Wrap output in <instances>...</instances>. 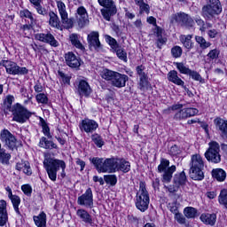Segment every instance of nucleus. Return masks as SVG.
<instances>
[{"label": "nucleus", "instance_id": "56", "mask_svg": "<svg viewBox=\"0 0 227 227\" xmlns=\"http://www.w3.org/2000/svg\"><path fill=\"white\" fill-rule=\"evenodd\" d=\"M21 191H23L26 196H31V194L33 193V188L29 184H23L21 186Z\"/></svg>", "mask_w": 227, "mask_h": 227}, {"label": "nucleus", "instance_id": "51", "mask_svg": "<svg viewBox=\"0 0 227 227\" xmlns=\"http://www.w3.org/2000/svg\"><path fill=\"white\" fill-rule=\"evenodd\" d=\"M193 81H198L199 82H204L203 78L201 77V74L196 71L191 70L190 73L188 74Z\"/></svg>", "mask_w": 227, "mask_h": 227}, {"label": "nucleus", "instance_id": "23", "mask_svg": "<svg viewBox=\"0 0 227 227\" xmlns=\"http://www.w3.org/2000/svg\"><path fill=\"white\" fill-rule=\"evenodd\" d=\"M214 124L215 125L217 130L220 131V134L227 137V121L223 118L217 117L214 120Z\"/></svg>", "mask_w": 227, "mask_h": 227}, {"label": "nucleus", "instance_id": "58", "mask_svg": "<svg viewBox=\"0 0 227 227\" xmlns=\"http://www.w3.org/2000/svg\"><path fill=\"white\" fill-rule=\"evenodd\" d=\"M186 115L188 118H191V116H196L200 111L197 108H185Z\"/></svg>", "mask_w": 227, "mask_h": 227}, {"label": "nucleus", "instance_id": "24", "mask_svg": "<svg viewBox=\"0 0 227 227\" xmlns=\"http://www.w3.org/2000/svg\"><path fill=\"white\" fill-rule=\"evenodd\" d=\"M76 215L82 221V223H85L86 224H93V218L91 217V215L86 211V209H78L76 211Z\"/></svg>", "mask_w": 227, "mask_h": 227}, {"label": "nucleus", "instance_id": "54", "mask_svg": "<svg viewBox=\"0 0 227 227\" xmlns=\"http://www.w3.org/2000/svg\"><path fill=\"white\" fill-rule=\"evenodd\" d=\"M58 75L60 77V79L64 84H70V78L68 77V75L65 74V73H63V71L59 70Z\"/></svg>", "mask_w": 227, "mask_h": 227}, {"label": "nucleus", "instance_id": "64", "mask_svg": "<svg viewBox=\"0 0 227 227\" xmlns=\"http://www.w3.org/2000/svg\"><path fill=\"white\" fill-rule=\"evenodd\" d=\"M166 189H168V192H170L171 194L175 193V192H178V189L180 188V186H178L177 184L174 185H169V186H165Z\"/></svg>", "mask_w": 227, "mask_h": 227}, {"label": "nucleus", "instance_id": "8", "mask_svg": "<svg viewBox=\"0 0 227 227\" xmlns=\"http://www.w3.org/2000/svg\"><path fill=\"white\" fill-rule=\"evenodd\" d=\"M99 6H103L101 9V15L107 20V22L111 21V17L116 15L118 9H116V4H114V0H98Z\"/></svg>", "mask_w": 227, "mask_h": 227}, {"label": "nucleus", "instance_id": "45", "mask_svg": "<svg viewBox=\"0 0 227 227\" xmlns=\"http://www.w3.org/2000/svg\"><path fill=\"white\" fill-rule=\"evenodd\" d=\"M77 13L82 19L83 24H86V21L88 20V12L86 11V8L84 6H81L77 9Z\"/></svg>", "mask_w": 227, "mask_h": 227}, {"label": "nucleus", "instance_id": "33", "mask_svg": "<svg viewBox=\"0 0 227 227\" xmlns=\"http://www.w3.org/2000/svg\"><path fill=\"white\" fill-rule=\"evenodd\" d=\"M212 176L218 182L226 180V172L223 168H215L212 170Z\"/></svg>", "mask_w": 227, "mask_h": 227}, {"label": "nucleus", "instance_id": "38", "mask_svg": "<svg viewBox=\"0 0 227 227\" xmlns=\"http://www.w3.org/2000/svg\"><path fill=\"white\" fill-rule=\"evenodd\" d=\"M218 202L227 209V189H223L218 196Z\"/></svg>", "mask_w": 227, "mask_h": 227}, {"label": "nucleus", "instance_id": "4", "mask_svg": "<svg viewBox=\"0 0 227 227\" xmlns=\"http://www.w3.org/2000/svg\"><path fill=\"white\" fill-rule=\"evenodd\" d=\"M205 162L201 155L192 154L190 162V177L192 180H203L205 178V174H203Z\"/></svg>", "mask_w": 227, "mask_h": 227}, {"label": "nucleus", "instance_id": "36", "mask_svg": "<svg viewBox=\"0 0 227 227\" xmlns=\"http://www.w3.org/2000/svg\"><path fill=\"white\" fill-rule=\"evenodd\" d=\"M40 125L43 129L44 136H47L48 139H52V135H51V129L47 125V122L43 118L40 117Z\"/></svg>", "mask_w": 227, "mask_h": 227}, {"label": "nucleus", "instance_id": "41", "mask_svg": "<svg viewBox=\"0 0 227 227\" xmlns=\"http://www.w3.org/2000/svg\"><path fill=\"white\" fill-rule=\"evenodd\" d=\"M195 41L199 43L200 49H208V47L212 45V43H210V42H207L203 36L196 35Z\"/></svg>", "mask_w": 227, "mask_h": 227}, {"label": "nucleus", "instance_id": "47", "mask_svg": "<svg viewBox=\"0 0 227 227\" xmlns=\"http://www.w3.org/2000/svg\"><path fill=\"white\" fill-rule=\"evenodd\" d=\"M35 100L38 104H49V98L45 93H39L35 96Z\"/></svg>", "mask_w": 227, "mask_h": 227}, {"label": "nucleus", "instance_id": "9", "mask_svg": "<svg viewBox=\"0 0 227 227\" xmlns=\"http://www.w3.org/2000/svg\"><path fill=\"white\" fill-rule=\"evenodd\" d=\"M0 67H4L10 75H27V74H29L27 68L20 67V66L12 60H1Z\"/></svg>", "mask_w": 227, "mask_h": 227}, {"label": "nucleus", "instance_id": "43", "mask_svg": "<svg viewBox=\"0 0 227 227\" xmlns=\"http://www.w3.org/2000/svg\"><path fill=\"white\" fill-rule=\"evenodd\" d=\"M11 201L13 205V208L16 214H18L19 215H22V214H20V210L19 209V206L20 205V197L14 195L12 199H11Z\"/></svg>", "mask_w": 227, "mask_h": 227}, {"label": "nucleus", "instance_id": "7", "mask_svg": "<svg viewBox=\"0 0 227 227\" xmlns=\"http://www.w3.org/2000/svg\"><path fill=\"white\" fill-rule=\"evenodd\" d=\"M11 113L12 114V121L18 123H26L31 118V112L20 103L12 106V111Z\"/></svg>", "mask_w": 227, "mask_h": 227}, {"label": "nucleus", "instance_id": "1", "mask_svg": "<svg viewBox=\"0 0 227 227\" xmlns=\"http://www.w3.org/2000/svg\"><path fill=\"white\" fill-rule=\"evenodd\" d=\"M43 168L51 182H56L59 168H61L62 169V178H65V176H67V174L65 173V169L67 168V163H65L63 160H58L46 156L43 160Z\"/></svg>", "mask_w": 227, "mask_h": 227}, {"label": "nucleus", "instance_id": "61", "mask_svg": "<svg viewBox=\"0 0 227 227\" xmlns=\"http://www.w3.org/2000/svg\"><path fill=\"white\" fill-rule=\"evenodd\" d=\"M166 42H168L166 37H158L156 41L158 49H162V45H165Z\"/></svg>", "mask_w": 227, "mask_h": 227}, {"label": "nucleus", "instance_id": "21", "mask_svg": "<svg viewBox=\"0 0 227 227\" xmlns=\"http://www.w3.org/2000/svg\"><path fill=\"white\" fill-rule=\"evenodd\" d=\"M6 200H0V226H6L8 223V210Z\"/></svg>", "mask_w": 227, "mask_h": 227}, {"label": "nucleus", "instance_id": "32", "mask_svg": "<svg viewBox=\"0 0 227 227\" xmlns=\"http://www.w3.org/2000/svg\"><path fill=\"white\" fill-rule=\"evenodd\" d=\"M187 182V176H185V172L182 171L181 173H177L174 176V184L175 185H185Z\"/></svg>", "mask_w": 227, "mask_h": 227}, {"label": "nucleus", "instance_id": "39", "mask_svg": "<svg viewBox=\"0 0 227 227\" xmlns=\"http://www.w3.org/2000/svg\"><path fill=\"white\" fill-rule=\"evenodd\" d=\"M184 214L185 217H187V219H194V217H196V215L198 214V210H196V208L194 207H188L184 208Z\"/></svg>", "mask_w": 227, "mask_h": 227}, {"label": "nucleus", "instance_id": "18", "mask_svg": "<svg viewBox=\"0 0 227 227\" xmlns=\"http://www.w3.org/2000/svg\"><path fill=\"white\" fill-rule=\"evenodd\" d=\"M57 8L59 10V13L61 17V22L67 27H72L73 22L70 19H68V12H67V5L65 3L61 1L57 2Z\"/></svg>", "mask_w": 227, "mask_h": 227}, {"label": "nucleus", "instance_id": "27", "mask_svg": "<svg viewBox=\"0 0 227 227\" xmlns=\"http://www.w3.org/2000/svg\"><path fill=\"white\" fill-rule=\"evenodd\" d=\"M34 223L37 227H45L47 226V215L45 212H42L38 215L33 216Z\"/></svg>", "mask_w": 227, "mask_h": 227}, {"label": "nucleus", "instance_id": "57", "mask_svg": "<svg viewBox=\"0 0 227 227\" xmlns=\"http://www.w3.org/2000/svg\"><path fill=\"white\" fill-rule=\"evenodd\" d=\"M174 219L178 223V224H185L186 223L185 216L181 213L175 215Z\"/></svg>", "mask_w": 227, "mask_h": 227}, {"label": "nucleus", "instance_id": "15", "mask_svg": "<svg viewBox=\"0 0 227 227\" xmlns=\"http://www.w3.org/2000/svg\"><path fill=\"white\" fill-rule=\"evenodd\" d=\"M77 203L81 207L93 208V191H91V188H88L83 194L78 197Z\"/></svg>", "mask_w": 227, "mask_h": 227}, {"label": "nucleus", "instance_id": "60", "mask_svg": "<svg viewBox=\"0 0 227 227\" xmlns=\"http://www.w3.org/2000/svg\"><path fill=\"white\" fill-rule=\"evenodd\" d=\"M170 155L176 156L180 154V148L177 145H172L169 150Z\"/></svg>", "mask_w": 227, "mask_h": 227}, {"label": "nucleus", "instance_id": "2", "mask_svg": "<svg viewBox=\"0 0 227 227\" xmlns=\"http://www.w3.org/2000/svg\"><path fill=\"white\" fill-rule=\"evenodd\" d=\"M100 77H102L107 82H110L114 88H125L127 86V82L129 81V76L121 73L113 71L108 68H105L100 71Z\"/></svg>", "mask_w": 227, "mask_h": 227}, {"label": "nucleus", "instance_id": "10", "mask_svg": "<svg viewBox=\"0 0 227 227\" xmlns=\"http://www.w3.org/2000/svg\"><path fill=\"white\" fill-rule=\"evenodd\" d=\"M221 146L217 142H210L209 148L205 153V157L208 162H213L214 164H219L221 161Z\"/></svg>", "mask_w": 227, "mask_h": 227}, {"label": "nucleus", "instance_id": "50", "mask_svg": "<svg viewBox=\"0 0 227 227\" xmlns=\"http://www.w3.org/2000/svg\"><path fill=\"white\" fill-rule=\"evenodd\" d=\"M188 118L185 108L181 109L174 115V120H186Z\"/></svg>", "mask_w": 227, "mask_h": 227}, {"label": "nucleus", "instance_id": "59", "mask_svg": "<svg viewBox=\"0 0 227 227\" xmlns=\"http://www.w3.org/2000/svg\"><path fill=\"white\" fill-rule=\"evenodd\" d=\"M136 70L139 77H145L146 75V73H145V67L143 65L137 66Z\"/></svg>", "mask_w": 227, "mask_h": 227}, {"label": "nucleus", "instance_id": "17", "mask_svg": "<svg viewBox=\"0 0 227 227\" xmlns=\"http://www.w3.org/2000/svg\"><path fill=\"white\" fill-rule=\"evenodd\" d=\"M79 128L82 132L93 134L98 129V123L95 120L84 119L81 121Z\"/></svg>", "mask_w": 227, "mask_h": 227}, {"label": "nucleus", "instance_id": "49", "mask_svg": "<svg viewBox=\"0 0 227 227\" xmlns=\"http://www.w3.org/2000/svg\"><path fill=\"white\" fill-rule=\"evenodd\" d=\"M20 32L23 33L25 38H29L31 36V25L21 26Z\"/></svg>", "mask_w": 227, "mask_h": 227}, {"label": "nucleus", "instance_id": "25", "mask_svg": "<svg viewBox=\"0 0 227 227\" xmlns=\"http://www.w3.org/2000/svg\"><path fill=\"white\" fill-rule=\"evenodd\" d=\"M15 101V97L12 95H7L4 99L3 107L4 114L12 113L13 111V102Z\"/></svg>", "mask_w": 227, "mask_h": 227}, {"label": "nucleus", "instance_id": "22", "mask_svg": "<svg viewBox=\"0 0 227 227\" xmlns=\"http://www.w3.org/2000/svg\"><path fill=\"white\" fill-rule=\"evenodd\" d=\"M168 79L170 82H173L177 86H182V88L187 90V87H185V82L180 79V77H178V72L176 70H172L168 74Z\"/></svg>", "mask_w": 227, "mask_h": 227}, {"label": "nucleus", "instance_id": "53", "mask_svg": "<svg viewBox=\"0 0 227 227\" xmlns=\"http://www.w3.org/2000/svg\"><path fill=\"white\" fill-rule=\"evenodd\" d=\"M219 54H221V51L217 49H214L207 53V58H209V59H217V58H219Z\"/></svg>", "mask_w": 227, "mask_h": 227}, {"label": "nucleus", "instance_id": "19", "mask_svg": "<svg viewBox=\"0 0 227 227\" xmlns=\"http://www.w3.org/2000/svg\"><path fill=\"white\" fill-rule=\"evenodd\" d=\"M78 95L82 98V97H85V98H88L90 95L92 93L91 87L90 86V83L84 80H81L78 84Z\"/></svg>", "mask_w": 227, "mask_h": 227}, {"label": "nucleus", "instance_id": "30", "mask_svg": "<svg viewBox=\"0 0 227 227\" xmlns=\"http://www.w3.org/2000/svg\"><path fill=\"white\" fill-rule=\"evenodd\" d=\"M116 171H121V173H129V171H130V162L123 159H117Z\"/></svg>", "mask_w": 227, "mask_h": 227}, {"label": "nucleus", "instance_id": "28", "mask_svg": "<svg viewBox=\"0 0 227 227\" xmlns=\"http://www.w3.org/2000/svg\"><path fill=\"white\" fill-rule=\"evenodd\" d=\"M216 219L217 215L215 214H202L200 215V221H202L204 224H209V226H214V224H215Z\"/></svg>", "mask_w": 227, "mask_h": 227}, {"label": "nucleus", "instance_id": "62", "mask_svg": "<svg viewBox=\"0 0 227 227\" xmlns=\"http://www.w3.org/2000/svg\"><path fill=\"white\" fill-rule=\"evenodd\" d=\"M168 208L170 212L175 215H176V214H180V212L178 211V207L176 203L169 204Z\"/></svg>", "mask_w": 227, "mask_h": 227}, {"label": "nucleus", "instance_id": "11", "mask_svg": "<svg viewBox=\"0 0 227 227\" xmlns=\"http://www.w3.org/2000/svg\"><path fill=\"white\" fill-rule=\"evenodd\" d=\"M223 6L221 4H206L202 7L201 15L206 20L215 19L216 15H221Z\"/></svg>", "mask_w": 227, "mask_h": 227}, {"label": "nucleus", "instance_id": "3", "mask_svg": "<svg viewBox=\"0 0 227 227\" xmlns=\"http://www.w3.org/2000/svg\"><path fill=\"white\" fill-rule=\"evenodd\" d=\"M98 173H116L118 158H98L90 159Z\"/></svg>", "mask_w": 227, "mask_h": 227}, {"label": "nucleus", "instance_id": "55", "mask_svg": "<svg viewBox=\"0 0 227 227\" xmlns=\"http://www.w3.org/2000/svg\"><path fill=\"white\" fill-rule=\"evenodd\" d=\"M140 90H143L148 86V75L139 77Z\"/></svg>", "mask_w": 227, "mask_h": 227}, {"label": "nucleus", "instance_id": "6", "mask_svg": "<svg viewBox=\"0 0 227 227\" xmlns=\"http://www.w3.org/2000/svg\"><path fill=\"white\" fill-rule=\"evenodd\" d=\"M175 171H176V166L172 165L169 167V160L160 159V163L158 166V173H162L161 182L163 184H169L173 180V173Z\"/></svg>", "mask_w": 227, "mask_h": 227}, {"label": "nucleus", "instance_id": "5", "mask_svg": "<svg viewBox=\"0 0 227 227\" xmlns=\"http://www.w3.org/2000/svg\"><path fill=\"white\" fill-rule=\"evenodd\" d=\"M135 205L140 212H146L150 206V194L146 190V184L143 182L139 183V190L137 192Z\"/></svg>", "mask_w": 227, "mask_h": 227}, {"label": "nucleus", "instance_id": "40", "mask_svg": "<svg viewBox=\"0 0 227 227\" xmlns=\"http://www.w3.org/2000/svg\"><path fill=\"white\" fill-rule=\"evenodd\" d=\"M104 180L106 184H108L112 187H114V185L118 184V177L116 176V175H106L104 176Z\"/></svg>", "mask_w": 227, "mask_h": 227}, {"label": "nucleus", "instance_id": "42", "mask_svg": "<svg viewBox=\"0 0 227 227\" xmlns=\"http://www.w3.org/2000/svg\"><path fill=\"white\" fill-rule=\"evenodd\" d=\"M10 159H12V154L6 153V149H2L0 151V162H2V164H8Z\"/></svg>", "mask_w": 227, "mask_h": 227}, {"label": "nucleus", "instance_id": "26", "mask_svg": "<svg viewBox=\"0 0 227 227\" xmlns=\"http://www.w3.org/2000/svg\"><path fill=\"white\" fill-rule=\"evenodd\" d=\"M48 15L50 17L49 25L51 27H55V29H61V21L59 20V17H58V14L51 11Z\"/></svg>", "mask_w": 227, "mask_h": 227}, {"label": "nucleus", "instance_id": "29", "mask_svg": "<svg viewBox=\"0 0 227 227\" xmlns=\"http://www.w3.org/2000/svg\"><path fill=\"white\" fill-rule=\"evenodd\" d=\"M39 146L40 148H44L45 150L58 149V145L54 142L48 140L45 137H41Z\"/></svg>", "mask_w": 227, "mask_h": 227}, {"label": "nucleus", "instance_id": "13", "mask_svg": "<svg viewBox=\"0 0 227 227\" xmlns=\"http://www.w3.org/2000/svg\"><path fill=\"white\" fill-rule=\"evenodd\" d=\"M99 37L100 34H98V31H92L88 35L87 42L90 51H97V52H100V51H102L103 46L100 43Z\"/></svg>", "mask_w": 227, "mask_h": 227}, {"label": "nucleus", "instance_id": "46", "mask_svg": "<svg viewBox=\"0 0 227 227\" xmlns=\"http://www.w3.org/2000/svg\"><path fill=\"white\" fill-rule=\"evenodd\" d=\"M192 35H186L182 38V43L185 49L191 50L192 49V42L191 41Z\"/></svg>", "mask_w": 227, "mask_h": 227}, {"label": "nucleus", "instance_id": "16", "mask_svg": "<svg viewBox=\"0 0 227 227\" xmlns=\"http://www.w3.org/2000/svg\"><path fill=\"white\" fill-rule=\"evenodd\" d=\"M35 40L39 42H43V43H48L51 47H59V42L56 40V37L51 32L46 34L44 33H38L35 35Z\"/></svg>", "mask_w": 227, "mask_h": 227}, {"label": "nucleus", "instance_id": "44", "mask_svg": "<svg viewBox=\"0 0 227 227\" xmlns=\"http://www.w3.org/2000/svg\"><path fill=\"white\" fill-rule=\"evenodd\" d=\"M177 70H179L180 74H184L185 75H189V74L191 73V69L187 67H185V65L182 62H176L175 63Z\"/></svg>", "mask_w": 227, "mask_h": 227}, {"label": "nucleus", "instance_id": "37", "mask_svg": "<svg viewBox=\"0 0 227 227\" xmlns=\"http://www.w3.org/2000/svg\"><path fill=\"white\" fill-rule=\"evenodd\" d=\"M114 52H116L117 58L121 59V61H124V63H127V51H125V49L121 48V46H119L116 50L114 51Z\"/></svg>", "mask_w": 227, "mask_h": 227}, {"label": "nucleus", "instance_id": "31", "mask_svg": "<svg viewBox=\"0 0 227 227\" xmlns=\"http://www.w3.org/2000/svg\"><path fill=\"white\" fill-rule=\"evenodd\" d=\"M70 42L74 47L79 49L80 51H85L84 45L81 43V35L77 34H71L69 35Z\"/></svg>", "mask_w": 227, "mask_h": 227}, {"label": "nucleus", "instance_id": "52", "mask_svg": "<svg viewBox=\"0 0 227 227\" xmlns=\"http://www.w3.org/2000/svg\"><path fill=\"white\" fill-rule=\"evenodd\" d=\"M182 47L180 46H174L171 49V54L173 56V58H181L182 57Z\"/></svg>", "mask_w": 227, "mask_h": 227}, {"label": "nucleus", "instance_id": "20", "mask_svg": "<svg viewBox=\"0 0 227 227\" xmlns=\"http://www.w3.org/2000/svg\"><path fill=\"white\" fill-rule=\"evenodd\" d=\"M65 61L70 68H79L81 67V59L72 51L65 54Z\"/></svg>", "mask_w": 227, "mask_h": 227}, {"label": "nucleus", "instance_id": "48", "mask_svg": "<svg viewBox=\"0 0 227 227\" xmlns=\"http://www.w3.org/2000/svg\"><path fill=\"white\" fill-rule=\"evenodd\" d=\"M34 8L36 10L39 15H43V17H47V15H49V12H47V9L42 6L41 3L37 4L36 5H34Z\"/></svg>", "mask_w": 227, "mask_h": 227}, {"label": "nucleus", "instance_id": "35", "mask_svg": "<svg viewBox=\"0 0 227 227\" xmlns=\"http://www.w3.org/2000/svg\"><path fill=\"white\" fill-rule=\"evenodd\" d=\"M105 40L106 43L110 45L111 49H113V51H116V49H120V44L118 43V41H116V39H114L111 35H105Z\"/></svg>", "mask_w": 227, "mask_h": 227}, {"label": "nucleus", "instance_id": "34", "mask_svg": "<svg viewBox=\"0 0 227 227\" xmlns=\"http://www.w3.org/2000/svg\"><path fill=\"white\" fill-rule=\"evenodd\" d=\"M91 140L93 141L94 145L98 146V148H102L106 142L98 133H94L91 135Z\"/></svg>", "mask_w": 227, "mask_h": 227}, {"label": "nucleus", "instance_id": "12", "mask_svg": "<svg viewBox=\"0 0 227 227\" xmlns=\"http://www.w3.org/2000/svg\"><path fill=\"white\" fill-rule=\"evenodd\" d=\"M170 22L179 24L183 27H192L194 26V20L185 12H176L171 16Z\"/></svg>", "mask_w": 227, "mask_h": 227}, {"label": "nucleus", "instance_id": "14", "mask_svg": "<svg viewBox=\"0 0 227 227\" xmlns=\"http://www.w3.org/2000/svg\"><path fill=\"white\" fill-rule=\"evenodd\" d=\"M0 139L2 143H4L5 146H7L9 150H13L17 147V138L8 129L1 131Z\"/></svg>", "mask_w": 227, "mask_h": 227}, {"label": "nucleus", "instance_id": "63", "mask_svg": "<svg viewBox=\"0 0 227 227\" xmlns=\"http://www.w3.org/2000/svg\"><path fill=\"white\" fill-rule=\"evenodd\" d=\"M140 8V12H145V13H150V5L148 4H145V2L138 5Z\"/></svg>", "mask_w": 227, "mask_h": 227}]
</instances>
